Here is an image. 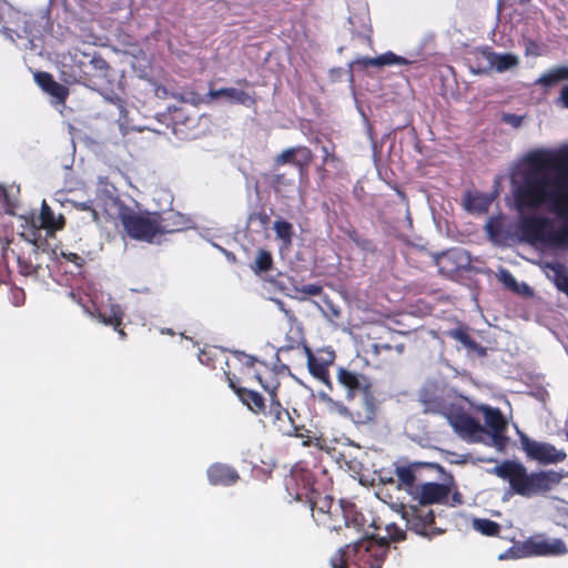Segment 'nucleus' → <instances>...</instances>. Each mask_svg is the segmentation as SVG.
<instances>
[{
  "instance_id": "13",
  "label": "nucleus",
  "mask_w": 568,
  "mask_h": 568,
  "mask_svg": "<svg viewBox=\"0 0 568 568\" xmlns=\"http://www.w3.org/2000/svg\"><path fill=\"white\" fill-rule=\"evenodd\" d=\"M517 432L521 449L529 459L548 465L561 463L567 458V454L561 449H557L554 445L534 440L525 433Z\"/></svg>"
},
{
  "instance_id": "5",
  "label": "nucleus",
  "mask_w": 568,
  "mask_h": 568,
  "mask_svg": "<svg viewBox=\"0 0 568 568\" xmlns=\"http://www.w3.org/2000/svg\"><path fill=\"white\" fill-rule=\"evenodd\" d=\"M568 548L560 538L549 539L542 534H536L524 541L515 542L499 559H519L527 557H555L566 555Z\"/></svg>"
},
{
  "instance_id": "34",
  "label": "nucleus",
  "mask_w": 568,
  "mask_h": 568,
  "mask_svg": "<svg viewBox=\"0 0 568 568\" xmlns=\"http://www.w3.org/2000/svg\"><path fill=\"white\" fill-rule=\"evenodd\" d=\"M277 239L283 241L285 245H290L292 243V239L294 235L293 225L287 221H275L273 226Z\"/></svg>"
},
{
  "instance_id": "63",
  "label": "nucleus",
  "mask_w": 568,
  "mask_h": 568,
  "mask_svg": "<svg viewBox=\"0 0 568 568\" xmlns=\"http://www.w3.org/2000/svg\"><path fill=\"white\" fill-rule=\"evenodd\" d=\"M342 520H343V523H344V526H345L346 528H349V521H348V519L346 518V516H345V515H343Z\"/></svg>"
},
{
  "instance_id": "15",
  "label": "nucleus",
  "mask_w": 568,
  "mask_h": 568,
  "mask_svg": "<svg viewBox=\"0 0 568 568\" xmlns=\"http://www.w3.org/2000/svg\"><path fill=\"white\" fill-rule=\"evenodd\" d=\"M336 379L338 385L345 390L347 400H354L356 396H361L374 388L369 376L344 366L337 368Z\"/></svg>"
},
{
  "instance_id": "11",
  "label": "nucleus",
  "mask_w": 568,
  "mask_h": 568,
  "mask_svg": "<svg viewBox=\"0 0 568 568\" xmlns=\"http://www.w3.org/2000/svg\"><path fill=\"white\" fill-rule=\"evenodd\" d=\"M320 489L314 471L301 463L293 466L286 478V490L291 497L304 504Z\"/></svg>"
},
{
  "instance_id": "38",
  "label": "nucleus",
  "mask_w": 568,
  "mask_h": 568,
  "mask_svg": "<svg viewBox=\"0 0 568 568\" xmlns=\"http://www.w3.org/2000/svg\"><path fill=\"white\" fill-rule=\"evenodd\" d=\"M525 115H518L514 113L504 112L501 113V121L505 124L510 125L514 129H518L523 125Z\"/></svg>"
},
{
  "instance_id": "58",
  "label": "nucleus",
  "mask_w": 568,
  "mask_h": 568,
  "mask_svg": "<svg viewBox=\"0 0 568 568\" xmlns=\"http://www.w3.org/2000/svg\"><path fill=\"white\" fill-rule=\"evenodd\" d=\"M345 234L352 242H355V240L361 235L355 227L347 229Z\"/></svg>"
},
{
  "instance_id": "33",
  "label": "nucleus",
  "mask_w": 568,
  "mask_h": 568,
  "mask_svg": "<svg viewBox=\"0 0 568 568\" xmlns=\"http://www.w3.org/2000/svg\"><path fill=\"white\" fill-rule=\"evenodd\" d=\"M474 528L488 537L497 536L500 531V525L498 523L486 518L475 519Z\"/></svg>"
},
{
  "instance_id": "14",
  "label": "nucleus",
  "mask_w": 568,
  "mask_h": 568,
  "mask_svg": "<svg viewBox=\"0 0 568 568\" xmlns=\"http://www.w3.org/2000/svg\"><path fill=\"white\" fill-rule=\"evenodd\" d=\"M448 420L459 437L466 442L483 443L488 435V429L465 412L450 413Z\"/></svg>"
},
{
  "instance_id": "55",
  "label": "nucleus",
  "mask_w": 568,
  "mask_h": 568,
  "mask_svg": "<svg viewBox=\"0 0 568 568\" xmlns=\"http://www.w3.org/2000/svg\"><path fill=\"white\" fill-rule=\"evenodd\" d=\"M14 304L21 305L24 302V292L22 290H16L13 292Z\"/></svg>"
},
{
  "instance_id": "36",
  "label": "nucleus",
  "mask_w": 568,
  "mask_h": 568,
  "mask_svg": "<svg viewBox=\"0 0 568 568\" xmlns=\"http://www.w3.org/2000/svg\"><path fill=\"white\" fill-rule=\"evenodd\" d=\"M464 257V252L462 250H449L447 252L442 253L437 257V265L443 270L447 262H457Z\"/></svg>"
},
{
  "instance_id": "62",
  "label": "nucleus",
  "mask_w": 568,
  "mask_h": 568,
  "mask_svg": "<svg viewBox=\"0 0 568 568\" xmlns=\"http://www.w3.org/2000/svg\"><path fill=\"white\" fill-rule=\"evenodd\" d=\"M1 32H2L6 37H9V38H11V39H12V36L10 34L11 30H10L9 28L3 27V28L1 29Z\"/></svg>"
},
{
  "instance_id": "45",
  "label": "nucleus",
  "mask_w": 568,
  "mask_h": 568,
  "mask_svg": "<svg viewBox=\"0 0 568 568\" xmlns=\"http://www.w3.org/2000/svg\"><path fill=\"white\" fill-rule=\"evenodd\" d=\"M353 243L362 251L371 252V253H374L376 251V246H375L374 242L371 239L365 237L362 234Z\"/></svg>"
},
{
  "instance_id": "50",
  "label": "nucleus",
  "mask_w": 568,
  "mask_h": 568,
  "mask_svg": "<svg viewBox=\"0 0 568 568\" xmlns=\"http://www.w3.org/2000/svg\"><path fill=\"white\" fill-rule=\"evenodd\" d=\"M525 54L539 57L541 54L540 45L535 40H527L525 42Z\"/></svg>"
},
{
  "instance_id": "10",
  "label": "nucleus",
  "mask_w": 568,
  "mask_h": 568,
  "mask_svg": "<svg viewBox=\"0 0 568 568\" xmlns=\"http://www.w3.org/2000/svg\"><path fill=\"white\" fill-rule=\"evenodd\" d=\"M434 467L430 463H395L394 477H381L384 484H395L397 489L406 491L410 499L422 485V471L424 468Z\"/></svg>"
},
{
  "instance_id": "1",
  "label": "nucleus",
  "mask_w": 568,
  "mask_h": 568,
  "mask_svg": "<svg viewBox=\"0 0 568 568\" xmlns=\"http://www.w3.org/2000/svg\"><path fill=\"white\" fill-rule=\"evenodd\" d=\"M526 168L515 191L519 209L547 205L559 219L554 229L551 220L544 216L521 219L520 232L530 243H542L555 248L568 247V148L559 150L536 149L524 160Z\"/></svg>"
},
{
  "instance_id": "48",
  "label": "nucleus",
  "mask_w": 568,
  "mask_h": 568,
  "mask_svg": "<svg viewBox=\"0 0 568 568\" xmlns=\"http://www.w3.org/2000/svg\"><path fill=\"white\" fill-rule=\"evenodd\" d=\"M275 304L291 324L297 323V317L295 313L291 308H287L286 304L283 301L275 300Z\"/></svg>"
},
{
  "instance_id": "19",
  "label": "nucleus",
  "mask_w": 568,
  "mask_h": 568,
  "mask_svg": "<svg viewBox=\"0 0 568 568\" xmlns=\"http://www.w3.org/2000/svg\"><path fill=\"white\" fill-rule=\"evenodd\" d=\"M358 405L352 408L351 416L357 425H368L376 420L378 413V400L374 388L359 396Z\"/></svg>"
},
{
  "instance_id": "9",
  "label": "nucleus",
  "mask_w": 568,
  "mask_h": 568,
  "mask_svg": "<svg viewBox=\"0 0 568 568\" xmlns=\"http://www.w3.org/2000/svg\"><path fill=\"white\" fill-rule=\"evenodd\" d=\"M37 247L30 242H9L2 250V258L7 267L16 264L21 275H37L39 265L33 263L32 255H37Z\"/></svg>"
},
{
  "instance_id": "52",
  "label": "nucleus",
  "mask_w": 568,
  "mask_h": 568,
  "mask_svg": "<svg viewBox=\"0 0 568 568\" xmlns=\"http://www.w3.org/2000/svg\"><path fill=\"white\" fill-rule=\"evenodd\" d=\"M292 180H288L285 174H274L272 178V185L277 189L280 186L288 185Z\"/></svg>"
},
{
  "instance_id": "35",
  "label": "nucleus",
  "mask_w": 568,
  "mask_h": 568,
  "mask_svg": "<svg viewBox=\"0 0 568 568\" xmlns=\"http://www.w3.org/2000/svg\"><path fill=\"white\" fill-rule=\"evenodd\" d=\"M466 204L469 210H476L478 212H483L487 210V199L481 194L470 195L468 194L466 197Z\"/></svg>"
},
{
  "instance_id": "12",
  "label": "nucleus",
  "mask_w": 568,
  "mask_h": 568,
  "mask_svg": "<svg viewBox=\"0 0 568 568\" xmlns=\"http://www.w3.org/2000/svg\"><path fill=\"white\" fill-rule=\"evenodd\" d=\"M304 504L311 510L317 525H322L329 530H339L342 528L341 520L337 518L341 509L335 507L333 510L334 499L332 496L320 489Z\"/></svg>"
},
{
  "instance_id": "59",
  "label": "nucleus",
  "mask_w": 568,
  "mask_h": 568,
  "mask_svg": "<svg viewBox=\"0 0 568 568\" xmlns=\"http://www.w3.org/2000/svg\"><path fill=\"white\" fill-rule=\"evenodd\" d=\"M498 227H499V225H498V224H496V225H495V224H494V223H491V222L487 225L488 232H489L493 236L497 235V233H498Z\"/></svg>"
},
{
  "instance_id": "29",
  "label": "nucleus",
  "mask_w": 568,
  "mask_h": 568,
  "mask_svg": "<svg viewBox=\"0 0 568 568\" xmlns=\"http://www.w3.org/2000/svg\"><path fill=\"white\" fill-rule=\"evenodd\" d=\"M562 80H568V67H557L547 71L538 78L536 83L544 87H552Z\"/></svg>"
},
{
  "instance_id": "60",
  "label": "nucleus",
  "mask_w": 568,
  "mask_h": 568,
  "mask_svg": "<svg viewBox=\"0 0 568 568\" xmlns=\"http://www.w3.org/2000/svg\"><path fill=\"white\" fill-rule=\"evenodd\" d=\"M393 349H395L398 354H403L405 351V345L403 343L396 344L393 346Z\"/></svg>"
},
{
  "instance_id": "42",
  "label": "nucleus",
  "mask_w": 568,
  "mask_h": 568,
  "mask_svg": "<svg viewBox=\"0 0 568 568\" xmlns=\"http://www.w3.org/2000/svg\"><path fill=\"white\" fill-rule=\"evenodd\" d=\"M295 291L308 296H318L323 292V287L320 284L311 283L295 287Z\"/></svg>"
},
{
  "instance_id": "26",
  "label": "nucleus",
  "mask_w": 568,
  "mask_h": 568,
  "mask_svg": "<svg viewBox=\"0 0 568 568\" xmlns=\"http://www.w3.org/2000/svg\"><path fill=\"white\" fill-rule=\"evenodd\" d=\"M410 61H408L406 58L402 55H397L396 53L392 51H387L378 57L371 58V57H363L358 58L354 61V64L362 67V69H366L368 67H376L382 68L385 65H406L409 64Z\"/></svg>"
},
{
  "instance_id": "41",
  "label": "nucleus",
  "mask_w": 568,
  "mask_h": 568,
  "mask_svg": "<svg viewBox=\"0 0 568 568\" xmlns=\"http://www.w3.org/2000/svg\"><path fill=\"white\" fill-rule=\"evenodd\" d=\"M44 92L49 93L50 95L59 100H64L68 95L67 88L58 83L57 81H54L50 87H48V89Z\"/></svg>"
},
{
  "instance_id": "44",
  "label": "nucleus",
  "mask_w": 568,
  "mask_h": 568,
  "mask_svg": "<svg viewBox=\"0 0 568 568\" xmlns=\"http://www.w3.org/2000/svg\"><path fill=\"white\" fill-rule=\"evenodd\" d=\"M387 541H402L406 538V532L395 524H390L387 526Z\"/></svg>"
},
{
  "instance_id": "2",
  "label": "nucleus",
  "mask_w": 568,
  "mask_h": 568,
  "mask_svg": "<svg viewBox=\"0 0 568 568\" xmlns=\"http://www.w3.org/2000/svg\"><path fill=\"white\" fill-rule=\"evenodd\" d=\"M490 473L507 481L514 494L526 498L546 495L564 478L561 471L554 469L529 473L523 463L513 459L503 460Z\"/></svg>"
},
{
  "instance_id": "43",
  "label": "nucleus",
  "mask_w": 568,
  "mask_h": 568,
  "mask_svg": "<svg viewBox=\"0 0 568 568\" xmlns=\"http://www.w3.org/2000/svg\"><path fill=\"white\" fill-rule=\"evenodd\" d=\"M34 80L43 91H45L48 87H50L55 81L50 73L44 71L37 72L34 74Z\"/></svg>"
},
{
  "instance_id": "53",
  "label": "nucleus",
  "mask_w": 568,
  "mask_h": 568,
  "mask_svg": "<svg viewBox=\"0 0 568 568\" xmlns=\"http://www.w3.org/2000/svg\"><path fill=\"white\" fill-rule=\"evenodd\" d=\"M325 303L327 306L326 315L329 317V320L339 318L341 317L339 307L335 306L331 301H327V300H325Z\"/></svg>"
},
{
  "instance_id": "31",
  "label": "nucleus",
  "mask_w": 568,
  "mask_h": 568,
  "mask_svg": "<svg viewBox=\"0 0 568 568\" xmlns=\"http://www.w3.org/2000/svg\"><path fill=\"white\" fill-rule=\"evenodd\" d=\"M251 267L256 274L271 271L273 268L272 254L266 250H258L255 261Z\"/></svg>"
},
{
  "instance_id": "54",
  "label": "nucleus",
  "mask_w": 568,
  "mask_h": 568,
  "mask_svg": "<svg viewBox=\"0 0 568 568\" xmlns=\"http://www.w3.org/2000/svg\"><path fill=\"white\" fill-rule=\"evenodd\" d=\"M375 354H381L382 352H388L393 349V345L388 343H376L373 345Z\"/></svg>"
},
{
  "instance_id": "20",
  "label": "nucleus",
  "mask_w": 568,
  "mask_h": 568,
  "mask_svg": "<svg viewBox=\"0 0 568 568\" xmlns=\"http://www.w3.org/2000/svg\"><path fill=\"white\" fill-rule=\"evenodd\" d=\"M313 161V153L305 145H297L285 149L274 158V166L278 168L287 163H292L301 171L308 166Z\"/></svg>"
},
{
  "instance_id": "51",
  "label": "nucleus",
  "mask_w": 568,
  "mask_h": 568,
  "mask_svg": "<svg viewBox=\"0 0 568 568\" xmlns=\"http://www.w3.org/2000/svg\"><path fill=\"white\" fill-rule=\"evenodd\" d=\"M236 357L239 361L246 367H253L256 363V358L252 355H247L243 352H235Z\"/></svg>"
},
{
  "instance_id": "57",
  "label": "nucleus",
  "mask_w": 568,
  "mask_h": 568,
  "mask_svg": "<svg viewBox=\"0 0 568 568\" xmlns=\"http://www.w3.org/2000/svg\"><path fill=\"white\" fill-rule=\"evenodd\" d=\"M463 504V496L459 491H455L453 495H452V503H450V506H457V505H462Z\"/></svg>"
},
{
  "instance_id": "61",
  "label": "nucleus",
  "mask_w": 568,
  "mask_h": 568,
  "mask_svg": "<svg viewBox=\"0 0 568 568\" xmlns=\"http://www.w3.org/2000/svg\"><path fill=\"white\" fill-rule=\"evenodd\" d=\"M236 84L242 85V87H248L250 82L247 81V79L243 78V79H237Z\"/></svg>"
},
{
  "instance_id": "8",
  "label": "nucleus",
  "mask_w": 568,
  "mask_h": 568,
  "mask_svg": "<svg viewBox=\"0 0 568 568\" xmlns=\"http://www.w3.org/2000/svg\"><path fill=\"white\" fill-rule=\"evenodd\" d=\"M402 517L406 521L409 530L417 535L433 538L444 532V529L438 528L435 524L434 510L424 507L419 504L400 505Z\"/></svg>"
},
{
  "instance_id": "4",
  "label": "nucleus",
  "mask_w": 568,
  "mask_h": 568,
  "mask_svg": "<svg viewBox=\"0 0 568 568\" xmlns=\"http://www.w3.org/2000/svg\"><path fill=\"white\" fill-rule=\"evenodd\" d=\"M110 67L99 53L77 52L70 62L62 63V77L68 83H80L89 88L99 85L108 77Z\"/></svg>"
},
{
  "instance_id": "28",
  "label": "nucleus",
  "mask_w": 568,
  "mask_h": 568,
  "mask_svg": "<svg viewBox=\"0 0 568 568\" xmlns=\"http://www.w3.org/2000/svg\"><path fill=\"white\" fill-rule=\"evenodd\" d=\"M545 274L556 287L568 296V268L559 262L545 263Z\"/></svg>"
},
{
  "instance_id": "18",
  "label": "nucleus",
  "mask_w": 568,
  "mask_h": 568,
  "mask_svg": "<svg viewBox=\"0 0 568 568\" xmlns=\"http://www.w3.org/2000/svg\"><path fill=\"white\" fill-rule=\"evenodd\" d=\"M450 493L452 488L447 484L423 481L412 501L428 508V506L435 504H447Z\"/></svg>"
},
{
  "instance_id": "30",
  "label": "nucleus",
  "mask_w": 568,
  "mask_h": 568,
  "mask_svg": "<svg viewBox=\"0 0 568 568\" xmlns=\"http://www.w3.org/2000/svg\"><path fill=\"white\" fill-rule=\"evenodd\" d=\"M102 322L111 325L122 337L125 336V332L122 328L123 312L119 305H113L110 308V314H100Z\"/></svg>"
},
{
  "instance_id": "64",
  "label": "nucleus",
  "mask_w": 568,
  "mask_h": 568,
  "mask_svg": "<svg viewBox=\"0 0 568 568\" xmlns=\"http://www.w3.org/2000/svg\"><path fill=\"white\" fill-rule=\"evenodd\" d=\"M255 377H256V379L258 381V383H260L261 385H263L261 376L257 374V375H255Z\"/></svg>"
},
{
  "instance_id": "39",
  "label": "nucleus",
  "mask_w": 568,
  "mask_h": 568,
  "mask_svg": "<svg viewBox=\"0 0 568 568\" xmlns=\"http://www.w3.org/2000/svg\"><path fill=\"white\" fill-rule=\"evenodd\" d=\"M248 221L251 223L258 222L261 227L266 229L271 223V217L265 210H261L258 212L251 213L248 216Z\"/></svg>"
},
{
  "instance_id": "6",
  "label": "nucleus",
  "mask_w": 568,
  "mask_h": 568,
  "mask_svg": "<svg viewBox=\"0 0 568 568\" xmlns=\"http://www.w3.org/2000/svg\"><path fill=\"white\" fill-rule=\"evenodd\" d=\"M263 416L281 435L303 439L306 438L303 445H310V436L305 435V433H310V430H307L301 422V415L296 409L290 412L284 408L276 398L275 393L271 394L270 404Z\"/></svg>"
},
{
  "instance_id": "32",
  "label": "nucleus",
  "mask_w": 568,
  "mask_h": 568,
  "mask_svg": "<svg viewBox=\"0 0 568 568\" xmlns=\"http://www.w3.org/2000/svg\"><path fill=\"white\" fill-rule=\"evenodd\" d=\"M449 336L462 343L466 348L470 351H483V347L468 334L465 328H456L449 332Z\"/></svg>"
},
{
  "instance_id": "3",
  "label": "nucleus",
  "mask_w": 568,
  "mask_h": 568,
  "mask_svg": "<svg viewBox=\"0 0 568 568\" xmlns=\"http://www.w3.org/2000/svg\"><path fill=\"white\" fill-rule=\"evenodd\" d=\"M389 549L386 537H366L341 548L332 557L333 568H382Z\"/></svg>"
},
{
  "instance_id": "25",
  "label": "nucleus",
  "mask_w": 568,
  "mask_h": 568,
  "mask_svg": "<svg viewBox=\"0 0 568 568\" xmlns=\"http://www.w3.org/2000/svg\"><path fill=\"white\" fill-rule=\"evenodd\" d=\"M155 220L158 224L156 235L175 233L185 229V220L183 215L175 211H168L164 213L155 212Z\"/></svg>"
},
{
  "instance_id": "49",
  "label": "nucleus",
  "mask_w": 568,
  "mask_h": 568,
  "mask_svg": "<svg viewBox=\"0 0 568 568\" xmlns=\"http://www.w3.org/2000/svg\"><path fill=\"white\" fill-rule=\"evenodd\" d=\"M500 280L507 288L515 292L517 291V281L509 271H503L500 274Z\"/></svg>"
},
{
  "instance_id": "23",
  "label": "nucleus",
  "mask_w": 568,
  "mask_h": 568,
  "mask_svg": "<svg viewBox=\"0 0 568 568\" xmlns=\"http://www.w3.org/2000/svg\"><path fill=\"white\" fill-rule=\"evenodd\" d=\"M305 352L307 356V367L311 375L326 385L329 389L333 388L332 381L329 377L328 367L333 363V354H331L329 359H322L314 355V353L305 346Z\"/></svg>"
},
{
  "instance_id": "46",
  "label": "nucleus",
  "mask_w": 568,
  "mask_h": 568,
  "mask_svg": "<svg viewBox=\"0 0 568 568\" xmlns=\"http://www.w3.org/2000/svg\"><path fill=\"white\" fill-rule=\"evenodd\" d=\"M323 152V163L324 164H331V163H337L339 162L338 156L335 154V146L332 145L331 148L324 145L322 146Z\"/></svg>"
},
{
  "instance_id": "16",
  "label": "nucleus",
  "mask_w": 568,
  "mask_h": 568,
  "mask_svg": "<svg viewBox=\"0 0 568 568\" xmlns=\"http://www.w3.org/2000/svg\"><path fill=\"white\" fill-rule=\"evenodd\" d=\"M479 410L483 413L485 424L489 429L487 436L490 437L493 446L499 450H504L509 442V438L506 436L508 427L507 419L500 409L496 407L483 405L479 407Z\"/></svg>"
},
{
  "instance_id": "22",
  "label": "nucleus",
  "mask_w": 568,
  "mask_h": 568,
  "mask_svg": "<svg viewBox=\"0 0 568 568\" xmlns=\"http://www.w3.org/2000/svg\"><path fill=\"white\" fill-rule=\"evenodd\" d=\"M209 97L214 100L224 97L229 100L230 103L241 104L246 108H254L257 104L255 93L251 94L236 88H221L216 90L211 89L209 91Z\"/></svg>"
},
{
  "instance_id": "7",
  "label": "nucleus",
  "mask_w": 568,
  "mask_h": 568,
  "mask_svg": "<svg viewBox=\"0 0 568 568\" xmlns=\"http://www.w3.org/2000/svg\"><path fill=\"white\" fill-rule=\"evenodd\" d=\"M118 217L131 239L152 243L156 236L155 212L139 213L122 204Z\"/></svg>"
},
{
  "instance_id": "17",
  "label": "nucleus",
  "mask_w": 568,
  "mask_h": 568,
  "mask_svg": "<svg viewBox=\"0 0 568 568\" xmlns=\"http://www.w3.org/2000/svg\"><path fill=\"white\" fill-rule=\"evenodd\" d=\"M475 55L477 59L481 58L488 62L487 68H478L477 70H473L474 73L477 74L485 73L490 69H495L497 72L503 73L519 65V59L516 54L497 53L493 51L490 47L478 49Z\"/></svg>"
},
{
  "instance_id": "56",
  "label": "nucleus",
  "mask_w": 568,
  "mask_h": 568,
  "mask_svg": "<svg viewBox=\"0 0 568 568\" xmlns=\"http://www.w3.org/2000/svg\"><path fill=\"white\" fill-rule=\"evenodd\" d=\"M560 100L565 108L568 109V84H566L560 91Z\"/></svg>"
},
{
  "instance_id": "21",
  "label": "nucleus",
  "mask_w": 568,
  "mask_h": 568,
  "mask_svg": "<svg viewBox=\"0 0 568 568\" xmlns=\"http://www.w3.org/2000/svg\"><path fill=\"white\" fill-rule=\"evenodd\" d=\"M229 386L235 392L239 399L255 415H264L267 406L265 405V398L255 390L237 386L234 378L230 376V373H225Z\"/></svg>"
},
{
  "instance_id": "37",
  "label": "nucleus",
  "mask_w": 568,
  "mask_h": 568,
  "mask_svg": "<svg viewBox=\"0 0 568 568\" xmlns=\"http://www.w3.org/2000/svg\"><path fill=\"white\" fill-rule=\"evenodd\" d=\"M73 206L78 211L89 212L90 216H91V220L93 222H99L100 216H99L98 211L93 207V201L92 200L84 201V202H73Z\"/></svg>"
},
{
  "instance_id": "27",
  "label": "nucleus",
  "mask_w": 568,
  "mask_h": 568,
  "mask_svg": "<svg viewBox=\"0 0 568 568\" xmlns=\"http://www.w3.org/2000/svg\"><path fill=\"white\" fill-rule=\"evenodd\" d=\"M40 227L48 234L61 231L65 226V219L62 213L55 214L51 206L43 200L39 214Z\"/></svg>"
},
{
  "instance_id": "24",
  "label": "nucleus",
  "mask_w": 568,
  "mask_h": 568,
  "mask_svg": "<svg viewBox=\"0 0 568 568\" xmlns=\"http://www.w3.org/2000/svg\"><path fill=\"white\" fill-rule=\"evenodd\" d=\"M207 478L214 486H232L240 479L237 470L229 465L216 463L207 468Z\"/></svg>"
},
{
  "instance_id": "47",
  "label": "nucleus",
  "mask_w": 568,
  "mask_h": 568,
  "mask_svg": "<svg viewBox=\"0 0 568 568\" xmlns=\"http://www.w3.org/2000/svg\"><path fill=\"white\" fill-rule=\"evenodd\" d=\"M61 256L67 262L73 263L79 268H81L85 263V260L81 255H79L78 253H74V252L62 251Z\"/></svg>"
},
{
  "instance_id": "40",
  "label": "nucleus",
  "mask_w": 568,
  "mask_h": 568,
  "mask_svg": "<svg viewBox=\"0 0 568 568\" xmlns=\"http://www.w3.org/2000/svg\"><path fill=\"white\" fill-rule=\"evenodd\" d=\"M44 92L49 93L50 95L59 100H64L68 95L67 88L58 83L57 81H54L50 87H48V89Z\"/></svg>"
}]
</instances>
